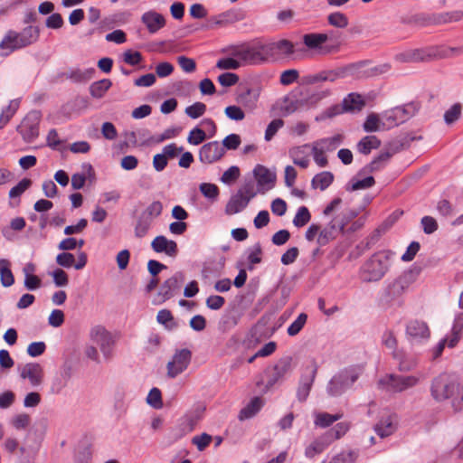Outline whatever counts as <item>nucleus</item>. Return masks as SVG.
Masks as SVG:
<instances>
[{
  "label": "nucleus",
  "mask_w": 463,
  "mask_h": 463,
  "mask_svg": "<svg viewBox=\"0 0 463 463\" xmlns=\"http://www.w3.org/2000/svg\"><path fill=\"white\" fill-rule=\"evenodd\" d=\"M393 358L399 361L398 370L402 373H407L417 366V361L414 358L402 356L398 352L393 353Z\"/></svg>",
  "instance_id": "obj_49"
},
{
  "label": "nucleus",
  "mask_w": 463,
  "mask_h": 463,
  "mask_svg": "<svg viewBox=\"0 0 463 463\" xmlns=\"http://www.w3.org/2000/svg\"><path fill=\"white\" fill-rule=\"evenodd\" d=\"M363 373L360 366H349L340 370L329 381L326 391L330 396L337 397L349 390Z\"/></svg>",
  "instance_id": "obj_3"
},
{
  "label": "nucleus",
  "mask_w": 463,
  "mask_h": 463,
  "mask_svg": "<svg viewBox=\"0 0 463 463\" xmlns=\"http://www.w3.org/2000/svg\"><path fill=\"white\" fill-rule=\"evenodd\" d=\"M333 181L334 175L331 172L324 171L313 177L311 185L314 189L319 188L321 191H324L330 186Z\"/></svg>",
  "instance_id": "obj_36"
},
{
  "label": "nucleus",
  "mask_w": 463,
  "mask_h": 463,
  "mask_svg": "<svg viewBox=\"0 0 463 463\" xmlns=\"http://www.w3.org/2000/svg\"><path fill=\"white\" fill-rule=\"evenodd\" d=\"M343 417V414L337 413V414H329L327 412H320L316 415L315 419V425L321 427V428H326L333 424L335 421L340 420Z\"/></svg>",
  "instance_id": "obj_45"
},
{
  "label": "nucleus",
  "mask_w": 463,
  "mask_h": 463,
  "mask_svg": "<svg viewBox=\"0 0 463 463\" xmlns=\"http://www.w3.org/2000/svg\"><path fill=\"white\" fill-rule=\"evenodd\" d=\"M344 137L341 134H336L333 137L321 138L315 141L313 144L317 146L320 150L324 152L334 151L343 142Z\"/></svg>",
  "instance_id": "obj_32"
},
{
  "label": "nucleus",
  "mask_w": 463,
  "mask_h": 463,
  "mask_svg": "<svg viewBox=\"0 0 463 463\" xmlns=\"http://www.w3.org/2000/svg\"><path fill=\"white\" fill-rule=\"evenodd\" d=\"M263 402L260 397H254L247 406H245L239 414L241 420L252 418L262 407Z\"/></svg>",
  "instance_id": "obj_35"
},
{
  "label": "nucleus",
  "mask_w": 463,
  "mask_h": 463,
  "mask_svg": "<svg viewBox=\"0 0 463 463\" xmlns=\"http://www.w3.org/2000/svg\"><path fill=\"white\" fill-rule=\"evenodd\" d=\"M112 86V82L109 79H103L94 81L90 86V93L95 99H101Z\"/></svg>",
  "instance_id": "obj_37"
},
{
  "label": "nucleus",
  "mask_w": 463,
  "mask_h": 463,
  "mask_svg": "<svg viewBox=\"0 0 463 463\" xmlns=\"http://www.w3.org/2000/svg\"><path fill=\"white\" fill-rule=\"evenodd\" d=\"M330 95L329 90H318L309 94L306 98L298 99L295 96H286L279 104V110L284 116L290 115L303 108L305 105L316 106L325 98Z\"/></svg>",
  "instance_id": "obj_5"
},
{
  "label": "nucleus",
  "mask_w": 463,
  "mask_h": 463,
  "mask_svg": "<svg viewBox=\"0 0 463 463\" xmlns=\"http://www.w3.org/2000/svg\"><path fill=\"white\" fill-rule=\"evenodd\" d=\"M406 335L411 343H420L428 340L430 335L427 324L423 321L412 320L406 326Z\"/></svg>",
  "instance_id": "obj_19"
},
{
  "label": "nucleus",
  "mask_w": 463,
  "mask_h": 463,
  "mask_svg": "<svg viewBox=\"0 0 463 463\" xmlns=\"http://www.w3.org/2000/svg\"><path fill=\"white\" fill-rule=\"evenodd\" d=\"M156 320L159 324L165 326L168 330H172L177 327V324L174 319L172 313L168 309H162L158 311Z\"/></svg>",
  "instance_id": "obj_50"
},
{
  "label": "nucleus",
  "mask_w": 463,
  "mask_h": 463,
  "mask_svg": "<svg viewBox=\"0 0 463 463\" xmlns=\"http://www.w3.org/2000/svg\"><path fill=\"white\" fill-rule=\"evenodd\" d=\"M463 330V312L458 313L454 319L451 329V336L449 339V347H454L460 339L461 331Z\"/></svg>",
  "instance_id": "obj_40"
},
{
  "label": "nucleus",
  "mask_w": 463,
  "mask_h": 463,
  "mask_svg": "<svg viewBox=\"0 0 463 463\" xmlns=\"http://www.w3.org/2000/svg\"><path fill=\"white\" fill-rule=\"evenodd\" d=\"M326 447L327 443L326 441L323 439H316L306 448L305 456L307 458H312L316 455L322 453Z\"/></svg>",
  "instance_id": "obj_53"
},
{
  "label": "nucleus",
  "mask_w": 463,
  "mask_h": 463,
  "mask_svg": "<svg viewBox=\"0 0 463 463\" xmlns=\"http://www.w3.org/2000/svg\"><path fill=\"white\" fill-rule=\"evenodd\" d=\"M307 320V315L305 313H301L298 316V317L289 325L287 329L288 335L295 336L297 335L304 327Z\"/></svg>",
  "instance_id": "obj_52"
},
{
  "label": "nucleus",
  "mask_w": 463,
  "mask_h": 463,
  "mask_svg": "<svg viewBox=\"0 0 463 463\" xmlns=\"http://www.w3.org/2000/svg\"><path fill=\"white\" fill-rule=\"evenodd\" d=\"M18 33L20 35L21 45H24V47H26L38 41L40 29L37 26L29 25Z\"/></svg>",
  "instance_id": "obj_33"
},
{
  "label": "nucleus",
  "mask_w": 463,
  "mask_h": 463,
  "mask_svg": "<svg viewBox=\"0 0 463 463\" xmlns=\"http://www.w3.org/2000/svg\"><path fill=\"white\" fill-rule=\"evenodd\" d=\"M374 430L377 435L383 439L391 435L394 430V427L391 419L388 418L377 423L374 427Z\"/></svg>",
  "instance_id": "obj_55"
},
{
  "label": "nucleus",
  "mask_w": 463,
  "mask_h": 463,
  "mask_svg": "<svg viewBox=\"0 0 463 463\" xmlns=\"http://www.w3.org/2000/svg\"><path fill=\"white\" fill-rule=\"evenodd\" d=\"M394 152H381L369 164L365 165L359 172L358 175L372 174L382 171L386 167Z\"/></svg>",
  "instance_id": "obj_21"
},
{
  "label": "nucleus",
  "mask_w": 463,
  "mask_h": 463,
  "mask_svg": "<svg viewBox=\"0 0 463 463\" xmlns=\"http://www.w3.org/2000/svg\"><path fill=\"white\" fill-rule=\"evenodd\" d=\"M391 70V65L389 63H383L376 66H373L371 68L364 71L363 75L364 77H377L383 74L389 72Z\"/></svg>",
  "instance_id": "obj_59"
},
{
  "label": "nucleus",
  "mask_w": 463,
  "mask_h": 463,
  "mask_svg": "<svg viewBox=\"0 0 463 463\" xmlns=\"http://www.w3.org/2000/svg\"><path fill=\"white\" fill-rule=\"evenodd\" d=\"M206 139V134L202 128L195 127L193 128L187 137V141L191 145L197 146Z\"/></svg>",
  "instance_id": "obj_64"
},
{
  "label": "nucleus",
  "mask_w": 463,
  "mask_h": 463,
  "mask_svg": "<svg viewBox=\"0 0 463 463\" xmlns=\"http://www.w3.org/2000/svg\"><path fill=\"white\" fill-rule=\"evenodd\" d=\"M292 358L286 356L279 359L274 366L266 370L267 383L266 388L269 389L281 381L287 373L291 371Z\"/></svg>",
  "instance_id": "obj_14"
},
{
  "label": "nucleus",
  "mask_w": 463,
  "mask_h": 463,
  "mask_svg": "<svg viewBox=\"0 0 463 463\" xmlns=\"http://www.w3.org/2000/svg\"><path fill=\"white\" fill-rule=\"evenodd\" d=\"M256 196L253 184H246L237 194L232 195L225 207V213L229 215L238 213L244 210L250 201Z\"/></svg>",
  "instance_id": "obj_8"
},
{
  "label": "nucleus",
  "mask_w": 463,
  "mask_h": 463,
  "mask_svg": "<svg viewBox=\"0 0 463 463\" xmlns=\"http://www.w3.org/2000/svg\"><path fill=\"white\" fill-rule=\"evenodd\" d=\"M366 61L352 63L345 67L336 68L335 70L322 71L313 74H307L302 77V83L314 85L323 81L334 82L337 79H342L347 75L354 74L355 71L365 64Z\"/></svg>",
  "instance_id": "obj_6"
},
{
  "label": "nucleus",
  "mask_w": 463,
  "mask_h": 463,
  "mask_svg": "<svg viewBox=\"0 0 463 463\" xmlns=\"http://www.w3.org/2000/svg\"><path fill=\"white\" fill-rule=\"evenodd\" d=\"M253 175L257 179L258 184L264 186L273 184L276 180V175L271 173L266 166L257 165L253 169Z\"/></svg>",
  "instance_id": "obj_30"
},
{
  "label": "nucleus",
  "mask_w": 463,
  "mask_h": 463,
  "mask_svg": "<svg viewBox=\"0 0 463 463\" xmlns=\"http://www.w3.org/2000/svg\"><path fill=\"white\" fill-rule=\"evenodd\" d=\"M199 189L204 197L213 201L216 200L219 195V188L213 184L203 183L200 184Z\"/></svg>",
  "instance_id": "obj_58"
},
{
  "label": "nucleus",
  "mask_w": 463,
  "mask_h": 463,
  "mask_svg": "<svg viewBox=\"0 0 463 463\" xmlns=\"http://www.w3.org/2000/svg\"><path fill=\"white\" fill-rule=\"evenodd\" d=\"M402 23L408 25L424 27L430 24H436V17L426 14H415L408 17H403Z\"/></svg>",
  "instance_id": "obj_27"
},
{
  "label": "nucleus",
  "mask_w": 463,
  "mask_h": 463,
  "mask_svg": "<svg viewBox=\"0 0 463 463\" xmlns=\"http://www.w3.org/2000/svg\"><path fill=\"white\" fill-rule=\"evenodd\" d=\"M420 383L417 375L386 373L377 381V388L389 393L403 392Z\"/></svg>",
  "instance_id": "obj_4"
},
{
  "label": "nucleus",
  "mask_w": 463,
  "mask_h": 463,
  "mask_svg": "<svg viewBox=\"0 0 463 463\" xmlns=\"http://www.w3.org/2000/svg\"><path fill=\"white\" fill-rule=\"evenodd\" d=\"M430 393L436 402L451 400L455 411L463 408V390L456 374L443 373L432 380Z\"/></svg>",
  "instance_id": "obj_1"
},
{
  "label": "nucleus",
  "mask_w": 463,
  "mask_h": 463,
  "mask_svg": "<svg viewBox=\"0 0 463 463\" xmlns=\"http://www.w3.org/2000/svg\"><path fill=\"white\" fill-rule=\"evenodd\" d=\"M375 184L374 178L370 175L362 180L351 179L350 183L345 186L346 191L354 192L357 190L367 189L373 186Z\"/></svg>",
  "instance_id": "obj_44"
},
{
  "label": "nucleus",
  "mask_w": 463,
  "mask_h": 463,
  "mask_svg": "<svg viewBox=\"0 0 463 463\" xmlns=\"http://www.w3.org/2000/svg\"><path fill=\"white\" fill-rule=\"evenodd\" d=\"M20 376L28 379L33 386H38L42 383L43 369L39 364H26L21 370Z\"/></svg>",
  "instance_id": "obj_25"
},
{
  "label": "nucleus",
  "mask_w": 463,
  "mask_h": 463,
  "mask_svg": "<svg viewBox=\"0 0 463 463\" xmlns=\"http://www.w3.org/2000/svg\"><path fill=\"white\" fill-rule=\"evenodd\" d=\"M141 22L146 25L151 34L156 33L165 25V18L159 13L150 10L141 16Z\"/></svg>",
  "instance_id": "obj_23"
},
{
  "label": "nucleus",
  "mask_w": 463,
  "mask_h": 463,
  "mask_svg": "<svg viewBox=\"0 0 463 463\" xmlns=\"http://www.w3.org/2000/svg\"><path fill=\"white\" fill-rule=\"evenodd\" d=\"M390 267V259L385 251L373 254L360 268V278L364 282L381 280Z\"/></svg>",
  "instance_id": "obj_2"
},
{
  "label": "nucleus",
  "mask_w": 463,
  "mask_h": 463,
  "mask_svg": "<svg viewBox=\"0 0 463 463\" xmlns=\"http://www.w3.org/2000/svg\"><path fill=\"white\" fill-rule=\"evenodd\" d=\"M192 358V353L189 349L184 348L176 350L172 357V360L167 363V376L175 378L183 372H184Z\"/></svg>",
  "instance_id": "obj_13"
},
{
  "label": "nucleus",
  "mask_w": 463,
  "mask_h": 463,
  "mask_svg": "<svg viewBox=\"0 0 463 463\" xmlns=\"http://www.w3.org/2000/svg\"><path fill=\"white\" fill-rule=\"evenodd\" d=\"M96 71L93 68H89L85 70L75 69L67 72V79L71 80L74 83H86L90 80Z\"/></svg>",
  "instance_id": "obj_31"
},
{
  "label": "nucleus",
  "mask_w": 463,
  "mask_h": 463,
  "mask_svg": "<svg viewBox=\"0 0 463 463\" xmlns=\"http://www.w3.org/2000/svg\"><path fill=\"white\" fill-rule=\"evenodd\" d=\"M259 54L260 53H258L256 42L250 44L242 45L235 49L232 52V55L234 57L238 58L239 60L248 64L252 65L260 64Z\"/></svg>",
  "instance_id": "obj_22"
},
{
  "label": "nucleus",
  "mask_w": 463,
  "mask_h": 463,
  "mask_svg": "<svg viewBox=\"0 0 463 463\" xmlns=\"http://www.w3.org/2000/svg\"><path fill=\"white\" fill-rule=\"evenodd\" d=\"M22 48H24V45H21L20 35L13 30H9L0 42V49L9 50V52Z\"/></svg>",
  "instance_id": "obj_26"
},
{
  "label": "nucleus",
  "mask_w": 463,
  "mask_h": 463,
  "mask_svg": "<svg viewBox=\"0 0 463 463\" xmlns=\"http://www.w3.org/2000/svg\"><path fill=\"white\" fill-rule=\"evenodd\" d=\"M363 127L366 132H376L383 129L382 125V114L380 116L375 113L368 115Z\"/></svg>",
  "instance_id": "obj_46"
},
{
  "label": "nucleus",
  "mask_w": 463,
  "mask_h": 463,
  "mask_svg": "<svg viewBox=\"0 0 463 463\" xmlns=\"http://www.w3.org/2000/svg\"><path fill=\"white\" fill-rule=\"evenodd\" d=\"M317 369L318 365L315 360H312L309 364L305 367V371L300 377L297 390V398L299 402H303L307 399L315 381Z\"/></svg>",
  "instance_id": "obj_12"
},
{
  "label": "nucleus",
  "mask_w": 463,
  "mask_h": 463,
  "mask_svg": "<svg viewBox=\"0 0 463 463\" xmlns=\"http://www.w3.org/2000/svg\"><path fill=\"white\" fill-rule=\"evenodd\" d=\"M311 219L309 210L306 206H300L293 219V224L299 228L305 226Z\"/></svg>",
  "instance_id": "obj_54"
},
{
  "label": "nucleus",
  "mask_w": 463,
  "mask_h": 463,
  "mask_svg": "<svg viewBox=\"0 0 463 463\" xmlns=\"http://www.w3.org/2000/svg\"><path fill=\"white\" fill-rule=\"evenodd\" d=\"M41 121V113L33 110L29 112L22 120L21 124L17 127L18 133L22 136L23 139L31 143L33 142L39 136V124Z\"/></svg>",
  "instance_id": "obj_9"
},
{
  "label": "nucleus",
  "mask_w": 463,
  "mask_h": 463,
  "mask_svg": "<svg viewBox=\"0 0 463 463\" xmlns=\"http://www.w3.org/2000/svg\"><path fill=\"white\" fill-rule=\"evenodd\" d=\"M152 222H153L150 217L146 215H140L134 229L135 236L138 239L145 237L148 233L152 226Z\"/></svg>",
  "instance_id": "obj_41"
},
{
  "label": "nucleus",
  "mask_w": 463,
  "mask_h": 463,
  "mask_svg": "<svg viewBox=\"0 0 463 463\" xmlns=\"http://www.w3.org/2000/svg\"><path fill=\"white\" fill-rule=\"evenodd\" d=\"M32 184V181L28 178L22 179L16 185L9 191L10 198L20 197Z\"/></svg>",
  "instance_id": "obj_60"
},
{
  "label": "nucleus",
  "mask_w": 463,
  "mask_h": 463,
  "mask_svg": "<svg viewBox=\"0 0 463 463\" xmlns=\"http://www.w3.org/2000/svg\"><path fill=\"white\" fill-rule=\"evenodd\" d=\"M347 220L335 216L323 229L320 228L317 242L319 246H325L334 241L339 233L345 232Z\"/></svg>",
  "instance_id": "obj_11"
},
{
  "label": "nucleus",
  "mask_w": 463,
  "mask_h": 463,
  "mask_svg": "<svg viewBox=\"0 0 463 463\" xmlns=\"http://www.w3.org/2000/svg\"><path fill=\"white\" fill-rule=\"evenodd\" d=\"M327 22L331 26L344 29L348 26L349 21L346 14L342 12H334L327 15Z\"/></svg>",
  "instance_id": "obj_48"
},
{
  "label": "nucleus",
  "mask_w": 463,
  "mask_h": 463,
  "mask_svg": "<svg viewBox=\"0 0 463 463\" xmlns=\"http://www.w3.org/2000/svg\"><path fill=\"white\" fill-rule=\"evenodd\" d=\"M415 279L416 274L412 270L403 272L385 288L384 298L386 301L394 300L402 296Z\"/></svg>",
  "instance_id": "obj_10"
},
{
  "label": "nucleus",
  "mask_w": 463,
  "mask_h": 463,
  "mask_svg": "<svg viewBox=\"0 0 463 463\" xmlns=\"http://www.w3.org/2000/svg\"><path fill=\"white\" fill-rule=\"evenodd\" d=\"M329 39L327 33H307L303 35V43L309 49L319 48Z\"/></svg>",
  "instance_id": "obj_38"
},
{
  "label": "nucleus",
  "mask_w": 463,
  "mask_h": 463,
  "mask_svg": "<svg viewBox=\"0 0 463 463\" xmlns=\"http://www.w3.org/2000/svg\"><path fill=\"white\" fill-rule=\"evenodd\" d=\"M30 422L31 418L26 413H19L11 420L12 426L18 430L26 429Z\"/></svg>",
  "instance_id": "obj_62"
},
{
  "label": "nucleus",
  "mask_w": 463,
  "mask_h": 463,
  "mask_svg": "<svg viewBox=\"0 0 463 463\" xmlns=\"http://www.w3.org/2000/svg\"><path fill=\"white\" fill-rule=\"evenodd\" d=\"M290 157L296 165L302 168H307L309 165V158L304 155L302 147H295L289 151Z\"/></svg>",
  "instance_id": "obj_51"
},
{
  "label": "nucleus",
  "mask_w": 463,
  "mask_h": 463,
  "mask_svg": "<svg viewBox=\"0 0 463 463\" xmlns=\"http://www.w3.org/2000/svg\"><path fill=\"white\" fill-rule=\"evenodd\" d=\"M256 46L259 54L260 64L268 62L270 59H275L272 52L270 42H256Z\"/></svg>",
  "instance_id": "obj_43"
},
{
  "label": "nucleus",
  "mask_w": 463,
  "mask_h": 463,
  "mask_svg": "<svg viewBox=\"0 0 463 463\" xmlns=\"http://www.w3.org/2000/svg\"><path fill=\"white\" fill-rule=\"evenodd\" d=\"M342 105L346 112H354L360 111L365 103L361 95L350 93L343 99Z\"/></svg>",
  "instance_id": "obj_28"
},
{
  "label": "nucleus",
  "mask_w": 463,
  "mask_h": 463,
  "mask_svg": "<svg viewBox=\"0 0 463 463\" xmlns=\"http://www.w3.org/2000/svg\"><path fill=\"white\" fill-rule=\"evenodd\" d=\"M434 46L420 49H410L395 55V60L400 62H420L435 59Z\"/></svg>",
  "instance_id": "obj_15"
},
{
  "label": "nucleus",
  "mask_w": 463,
  "mask_h": 463,
  "mask_svg": "<svg viewBox=\"0 0 463 463\" xmlns=\"http://www.w3.org/2000/svg\"><path fill=\"white\" fill-rule=\"evenodd\" d=\"M0 279L5 288L11 287L14 283V278L10 269V261L5 259L0 260Z\"/></svg>",
  "instance_id": "obj_39"
},
{
  "label": "nucleus",
  "mask_w": 463,
  "mask_h": 463,
  "mask_svg": "<svg viewBox=\"0 0 463 463\" xmlns=\"http://www.w3.org/2000/svg\"><path fill=\"white\" fill-rule=\"evenodd\" d=\"M381 140L375 136H365L356 145V149L363 155H369L372 150L379 148Z\"/></svg>",
  "instance_id": "obj_29"
},
{
  "label": "nucleus",
  "mask_w": 463,
  "mask_h": 463,
  "mask_svg": "<svg viewBox=\"0 0 463 463\" xmlns=\"http://www.w3.org/2000/svg\"><path fill=\"white\" fill-rule=\"evenodd\" d=\"M152 250L156 253H165L175 258L178 253L177 243L175 241L168 240L164 235L156 236L151 242Z\"/></svg>",
  "instance_id": "obj_20"
},
{
  "label": "nucleus",
  "mask_w": 463,
  "mask_h": 463,
  "mask_svg": "<svg viewBox=\"0 0 463 463\" xmlns=\"http://www.w3.org/2000/svg\"><path fill=\"white\" fill-rule=\"evenodd\" d=\"M259 97V88H246L237 94L236 101L245 109L252 110L257 106Z\"/></svg>",
  "instance_id": "obj_24"
},
{
  "label": "nucleus",
  "mask_w": 463,
  "mask_h": 463,
  "mask_svg": "<svg viewBox=\"0 0 463 463\" xmlns=\"http://www.w3.org/2000/svg\"><path fill=\"white\" fill-rule=\"evenodd\" d=\"M184 282V275L181 271L175 272L172 277L163 282L158 290V297L165 301L174 297Z\"/></svg>",
  "instance_id": "obj_16"
},
{
  "label": "nucleus",
  "mask_w": 463,
  "mask_h": 463,
  "mask_svg": "<svg viewBox=\"0 0 463 463\" xmlns=\"http://www.w3.org/2000/svg\"><path fill=\"white\" fill-rule=\"evenodd\" d=\"M270 43L275 59L282 54L288 56L294 53V44L288 40L283 39Z\"/></svg>",
  "instance_id": "obj_34"
},
{
  "label": "nucleus",
  "mask_w": 463,
  "mask_h": 463,
  "mask_svg": "<svg viewBox=\"0 0 463 463\" xmlns=\"http://www.w3.org/2000/svg\"><path fill=\"white\" fill-rule=\"evenodd\" d=\"M19 108V99H13L9 105L3 109L0 114V129H2L14 117Z\"/></svg>",
  "instance_id": "obj_42"
},
{
  "label": "nucleus",
  "mask_w": 463,
  "mask_h": 463,
  "mask_svg": "<svg viewBox=\"0 0 463 463\" xmlns=\"http://www.w3.org/2000/svg\"><path fill=\"white\" fill-rule=\"evenodd\" d=\"M419 110V106L411 102L403 106L392 108L382 113L383 128H392L406 122Z\"/></svg>",
  "instance_id": "obj_7"
},
{
  "label": "nucleus",
  "mask_w": 463,
  "mask_h": 463,
  "mask_svg": "<svg viewBox=\"0 0 463 463\" xmlns=\"http://www.w3.org/2000/svg\"><path fill=\"white\" fill-rule=\"evenodd\" d=\"M205 111L206 105L199 101L194 103L191 106L186 107L184 110L185 114L193 119L200 118L205 113Z\"/></svg>",
  "instance_id": "obj_56"
},
{
  "label": "nucleus",
  "mask_w": 463,
  "mask_h": 463,
  "mask_svg": "<svg viewBox=\"0 0 463 463\" xmlns=\"http://www.w3.org/2000/svg\"><path fill=\"white\" fill-rule=\"evenodd\" d=\"M176 136V131L174 128H167L164 131V133L160 135L150 136L145 141V144H159L166 139H170Z\"/></svg>",
  "instance_id": "obj_57"
},
{
  "label": "nucleus",
  "mask_w": 463,
  "mask_h": 463,
  "mask_svg": "<svg viewBox=\"0 0 463 463\" xmlns=\"http://www.w3.org/2000/svg\"><path fill=\"white\" fill-rule=\"evenodd\" d=\"M146 402L155 409H161L163 406L161 391L158 388H152L146 397Z\"/></svg>",
  "instance_id": "obj_61"
},
{
  "label": "nucleus",
  "mask_w": 463,
  "mask_h": 463,
  "mask_svg": "<svg viewBox=\"0 0 463 463\" xmlns=\"http://www.w3.org/2000/svg\"><path fill=\"white\" fill-rule=\"evenodd\" d=\"M225 150L218 141H212L201 146L199 159L203 164H213L219 161Z\"/></svg>",
  "instance_id": "obj_17"
},
{
  "label": "nucleus",
  "mask_w": 463,
  "mask_h": 463,
  "mask_svg": "<svg viewBox=\"0 0 463 463\" xmlns=\"http://www.w3.org/2000/svg\"><path fill=\"white\" fill-rule=\"evenodd\" d=\"M435 59H445L460 55L463 52V47H445L434 46Z\"/></svg>",
  "instance_id": "obj_47"
},
{
  "label": "nucleus",
  "mask_w": 463,
  "mask_h": 463,
  "mask_svg": "<svg viewBox=\"0 0 463 463\" xmlns=\"http://www.w3.org/2000/svg\"><path fill=\"white\" fill-rule=\"evenodd\" d=\"M463 17L461 11H454L449 13L441 14L436 18V24H447L451 22H458Z\"/></svg>",
  "instance_id": "obj_63"
},
{
  "label": "nucleus",
  "mask_w": 463,
  "mask_h": 463,
  "mask_svg": "<svg viewBox=\"0 0 463 463\" xmlns=\"http://www.w3.org/2000/svg\"><path fill=\"white\" fill-rule=\"evenodd\" d=\"M92 340L99 345V348L105 357L109 358L112 353L114 340L111 335L103 327L96 326L91 329Z\"/></svg>",
  "instance_id": "obj_18"
}]
</instances>
